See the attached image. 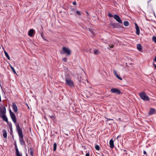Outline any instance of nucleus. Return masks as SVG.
Here are the masks:
<instances>
[{"mask_svg": "<svg viewBox=\"0 0 156 156\" xmlns=\"http://www.w3.org/2000/svg\"><path fill=\"white\" fill-rule=\"evenodd\" d=\"M62 50L60 51V53L62 54H66L67 55H70L71 54L70 50L66 47H63Z\"/></svg>", "mask_w": 156, "mask_h": 156, "instance_id": "nucleus-1", "label": "nucleus"}, {"mask_svg": "<svg viewBox=\"0 0 156 156\" xmlns=\"http://www.w3.org/2000/svg\"><path fill=\"white\" fill-rule=\"evenodd\" d=\"M139 95L140 98L144 101H148L149 100V98L144 92L139 94Z\"/></svg>", "mask_w": 156, "mask_h": 156, "instance_id": "nucleus-2", "label": "nucleus"}, {"mask_svg": "<svg viewBox=\"0 0 156 156\" xmlns=\"http://www.w3.org/2000/svg\"><path fill=\"white\" fill-rule=\"evenodd\" d=\"M66 83L70 87L74 86L73 82L70 79H69L67 77H65Z\"/></svg>", "mask_w": 156, "mask_h": 156, "instance_id": "nucleus-3", "label": "nucleus"}, {"mask_svg": "<svg viewBox=\"0 0 156 156\" xmlns=\"http://www.w3.org/2000/svg\"><path fill=\"white\" fill-rule=\"evenodd\" d=\"M15 125L16 126V130L17 131L18 135L23 134L22 129L20 128L19 124V123L17 124L16 123Z\"/></svg>", "mask_w": 156, "mask_h": 156, "instance_id": "nucleus-4", "label": "nucleus"}, {"mask_svg": "<svg viewBox=\"0 0 156 156\" xmlns=\"http://www.w3.org/2000/svg\"><path fill=\"white\" fill-rule=\"evenodd\" d=\"M9 113L11 117L12 120L13 121V122L15 123V124H16V117L15 114L13 113V112H12L11 110H9Z\"/></svg>", "mask_w": 156, "mask_h": 156, "instance_id": "nucleus-5", "label": "nucleus"}, {"mask_svg": "<svg viewBox=\"0 0 156 156\" xmlns=\"http://www.w3.org/2000/svg\"><path fill=\"white\" fill-rule=\"evenodd\" d=\"M111 92L113 93H116L118 94H122L119 89L115 88H112L111 90Z\"/></svg>", "mask_w": 156, "mask_h": 156, "instance_id": "nucleus-6", "label": "nucleus"}, {"mask_svg": "<svg viewBox=\"0 0 156 156\" xmlns=\"http://www.w3.org/2000/svg\"><path fill=\"white\" fill-rule=\"evenodd\" d=\"M19 140L20 144L22 145H24L25 144V143L23 139V134L19 135Z\"/></svg>", "mask_w": 156, "mask_h": 156, "instance_id": "nucleus-7", "label": "nucleus"}, {"mask_svg": "<svg viewBox=\"0 0 156 156\" xmlns=\"http://www.w3.org/2000/svg\"><path fill=\"white\" fill-rule=\"evenodd\" d=\"M114 18L119 23H122V22L120 17L118 15L115 14L113 16Z\"/></svg>", "mask_w": 156, "mask_h": 156, "instance_id": "nucleus-8", "label": "nucleus"}, {"mask_svg": "<svg viewBox=\"0 0 156 156\" xmlns=\"http://www.w3.org/2000/svg\"><path fill=\"white\" fill-rule=\"evenodd\" d=\"M6 108L5 107H3L0 109V116L1 115H5L6 113Z\"/></svg>", "mask_w": 156, "mask_h": 156, "instance_id": "nucleus-9", "label": "nucleus"}, {"mask_svg": "<svg viewBox=\"0 0 156 156\" xmlns=\"http://www.w3.org/2000/svg\"><path fill=\"white\" fill-rule=\"evenodd\" d=\"M15 149L16 151V156H22V154H20L16 144H15Z\"/></svg>", "mask_w": 156, "mask_h": 156, "instance_id": "nucleus-10", "label": "nucleus"}, {"mask_svg": "<svg viewBox=\"0 0 156 156\" xmlns=\"http://www.w3.org/2000/svg\"><path fill=\"white\" fill-rule=\"evenodd\" d=\"M12 109L15 112H16L18 109L17 106L15 103H12Z\"/></svg>", "mask_w": 156, "mask_h": 156, "instance_id": "nucleus-11", "label": "nucleus"}, {"mask_svg": "<svg viewBox=\"0 0 156 156\" xmlns=\"http://www.w3.org/2000/svg\"><path fill=\"white\" fill-rule=\"evenodd\" d=\"M135 24L136 30V33L137 35H139L140 34L139 28L136 23H135Z\"/></svg>", "mask_w": 156, "mask_h": 156, "instance_id": "nucleus-12", "label": "nucleus"}, {"mask_svg": "<svg viewBox=\"0 0 156 156\" xmlns=\"http://www.w3.org/2000/svg\"><path fill=\"white\" fill-rule=\"evenodd\" d=\"M34 31V30L33 29H31L28 32V35L30 37H32Z\"/></svg>", "mask_w": 156, "mask_h": 156, "instance_id": "nucleus-13", "label": "nucleus"}, {"mask_svg": "<svg viewBox=\"0 0 156 156\" xmlns=\"http://www.w3.org/2000/svg\"><path fill=\"white\" fill-rule=\"evenodd\" d=\"M112 25L114 28H119L121 27L120 25L118 23H113L112 24Z\"/></svg>", "mask_w": 156, "mask_h": 156, "instance_id": "nucleus-14", "label": "nucleus"}, {"mask_svg": "<svg viewBox=\"0 0 156 156\" xmlns=\"http://www.w3.org/2000/svg\"><path fill=\"white\" fill-rule=\"evenodd\" d=\"M113 72H114V75H115V76L117 77V78L118 79H119L120 80H122V79L121 78V77H120V76H119L118 75V74L117 73L116 71L115 70H113Z\"/></svg>", "mask_w": 156, "mask_h": 156, "instance_id": "nucleus-15", "label": "nucleus"}, {"mask_svg": "<svg viewBox=\"0 0 156 156\" xmlns=\"http://www.w3.org/2000/svg\"><path fill=\"white\" fill-rule=\"evenodd\" d=\"M110 147L111 148H113L114 147V141L112 139H111L109 141Z\"/></svg>", "mask_w": 156, "mask_h": 156, "instance_id": "nucleus-16", "label": "nucleus"}, {"mask_svg": "<svg viewBox=\"0 0 156 156\" xmlns=\"http://www.w3.org/2000/svg\"><path fill=\"white\" fill-rule=\"evenodd\" d=\"M137 48L140 51H141L142 50V47L140 44H138L137 45Z\"/></svg>", "mask_w": 156, "mask_h": 156, "instance_id": "nucleus-17", "label": "nucleus"}, {"mask_svg": "<svg viewBox=\"0 0 156 156\" xmlns=\"http://www.w3.org/2000/svg\"><path fill=\"white\" fill-rule=\"evenodd\" d=\"M155 109L153 108H151L149 114V115H151L155 113Z\"/></svg>", "mask_w": 156, "mask_h": 156, "instance_id": "nucleus-18", "label": "nucleus"}, {"mask_svg": "<svg viewBox=\"0 0 156 156\" xmlns=\"http://www.w3.org/2000/svg\"><path fill=\"white\" fill-rule=\"evenodd\" d=\"M2 132L3 137L5 138H7V133L5 129H3Z\"/></svg>", "mask_w": 156, "mask_h": 156, "instance_id": "nucleus-19", "label": "nucleus"}, {"mask_svg": "<svg viewBox=\"0 0 156 156\" xmlns=\"http://www.w3.org/2000/svg\"><path fill=\"white\" fill-rule=\"evenodd\" d=\"M0 117L2 118L3 120L4 121H5L7 123L8 122V119H7V118L5 116V115H1V116Z\"/></svg>", "mask_w": 156, "mask_h": 156, "instance_id": "nucleus-20", "label": "nucleus"}, {"mask_svg": "<svg viewBox=\"0 0 156 156\" xmlns=\"http://www.w3.org/2000/svg\"><path fill=\"white\" fill-rule=\"evenodd\" d=\"M30 155L33 156L34 155V150L33 147H31L30 149Z\"/></svg>", "mask_w": 156, "mask_h": 156, "instance_id": "nucleus-21", "label": "nucleus"}, {"mask_svg": "<svg viewBox=\"0 0 156 156\" xmlns=\"http://www.w3.org/2000/svg\"><path fill=\"white\" fill-rule=\"evenodd\" d=\"M4 53H5V54L6 57L8 58V59L9 60H10V58L9 57V56L8 53L5 51H4Z\"/></svg>", "mask_w": 156, "mask_h": 156, "instance_id": "nucleus-22", "label": "nucleus"}, {"mask_svg": "<svg viewBox=\"0 0 156 156\" xmlns=\"http://www.w3.org/2000/svg\"><path fill=\"white\" fill-rule=\"evenodd\" d=\"M57 148V144L56 143H54L53 145V151H56Z\"/></svg>", "mask_w": 156, "mask_h": 156, "instance_id": "nucleus-23", "label": "nucleus"}, {"mask_svg": "<svg viewBox=\"0 0 156 156\" xmlns=\"http://www.w3.org/2000/svg\"><path fill=\"white\" fill-rule=\"evenodd\" d=\"M10 67L11 68V69L12 70L13 72L14 73L16 74V72L15 71V70L14 69V68L11 65H10Z\"/></svg>", "mask_w": 156, "mask_h": 156, "instance_id": "nucleus-24", "label": "nucleus"}, {"mask_svg": "<svg viewBox=\"0 0 156 156\" xmlns=\"http://www.w3.org/2000/svg\"><path fill=\"white\" fill-rule=\"evenodd\" d=\"M124 25L126 27L128 26L129 25V22L127 21H125L124 22Z\"/></svg>", "mask_w": 156, "mask_h": 156, "instance_id": "nucleus-25", "label": "nucleus"}, {"mask_svg": "<svg viewBox=\"0 0 156 156\" xmlns=\"http://www.w3.org/2000/svg\"><path fill=\"white\" fill-rule=\"evenodd\" d=\"M95 148L96 150L99 151L100 149V147L98 145H97L95 146Z\"/></svg>", "mask_w": 156, "mask_h": 156, "instance_id": "nucleus-26", "label": "nucleus"}, {"mask_svg": "<svg viewBox=\"0 0 156 156\" xmlns=\"http://www.w3.org/2000/svg\"><path fill=\"white\" fill-rule=\"evenodd\" d=\"M67 58L66 57H65V58H62V61L63 62H67Z\"/></svg>", "mask_w": 156, "mask_h": 156, "instance_id": "nucleus-27", "label": "nucleus"}, {"mask_svg": "<svg viewBox=\"0 0 156 156\" xmlns=\"http://www.w3.org/2000/svg\"><path fill=\"white\" fill-rule=\"evenodd\" d=\"M152 40L156 43V37L154 36L152 37Z\"/></svg>", "mask_w": 156, "mask_h": 156, "instance_id": "nucleus-28", "label": "nucleus"}, {"mask_svg": "<svg viewBox=\"0 0 156 156\" xmlns=\"http://www.w3.org/2000/svg\"><path fill=\"white\" fill-rule=\"evenodd\" d=\"M98 50H95L94 52V53L95 55H97L98 54Z\"/></svg>", "mask_w": 156, "mask_h": 156, "instance_id": "nucleus-29", "label": "nucleus"}, {"mask_svg": "<svg viewBox=\"0 0 156 156\" xmlns=\"http://www.w3.org/2000/svg\"><path fill=\"white\" fill-rule=\"evenodd\" d=\"M76 13L79 16H81V13L79 11H76Z\"/></svg>", "mask_w": 156, "mask_h": 156, "instance_id": "nucleus-30", "label": "nucleus"}, {"mask_svg": "<svg viewBox=\"0 0 156 156\" xmlns=\"http://www.w3.org/2000/svg\"><path fill=\"white\" fill-rule=\"evenodd\" d=\"M108 16L110 17H113V16L112 15L111 13H108Z\"/></svg>", "mask_w": 156, "mask_h": 156, "instance_id": "nucleus-31", "label": "nucleus"}, {"mask_svg": "<svg viewBox=\"0 0 156 156\" xmlns=\"http://www.w3.org/2000/svg\"><path fill=\"white\" fill-rule=\"evenodd\" d=\"M50 118H51L53 120H54L55 119V117L53 116H49Z\"/></svg>", "mask_w": 156, "mask_h": 156, "instance_id": "nucleus-32", "label": "nucleus"}, {"mask_svg": "<svg viewBox=\"0 0 156 156\" xmlns=\"http://www.w3.org/2000/svg\"><path fill=\"white\" fill-rule=\"evenodd\" d=\"M71 10L73 11H73L75 12V10H76L75 9L73 8H71Z\"/></svg>", "mask_w": 156, "mask_h": 156, "instance_id": "nucleus-33", "label": "nucleus"}, {"mask_svg": "<svg viewBox=\"0 0 156 156\" xmlns=\"http://www.w3.org/2000/svg\"><path fill=\"white\" fill-rule=\"evenodd\" d=\"M73 4L74 5H76V2H73Z\"/></svg>", "mask_w": 156, "mask_h": 156, "instance_id": "nucleus-34", "label": "nucleus"}, {"mask_svg": "<svg viewBox=\"0 0 156 156\" xmlns=\"http://www.w3.org/2000/svg\"><path fill=\"white\" fill-rule=\"evenodd\" d=\"M85 156H90V154L89 152H88V153H87L86 154Z\"/></svg>", "mask_w": 156, "mask_h": 156, "instance_id": "nucleus-35", "label": "nucleus"}, {"mask_svg": "<svg viewBox=\"0 0 156 156\" xmlns=\"http://www.w3.org/2000/svg\"><path fill=\"white\" fill-rule=\"evenodd\" d=\"M109 47L110 48H112L114 47V45H109Z\"/></svg>", "mask_w": 156, "mask_h": 156, "instance_id": "nucleus-36", "label": "nucleus"}, {"mask_svg": "<svg viewBox=\"0 0 156 156\" xmlns=\"http://www.w3.org/2000/svg\"><path fill=\"white\" fill-rule=\"evenodd\" d=\"M9 129H10V131H12V126L11 125Z\"/></svg>", "mask_w": 156, "mask_h": 156, "instance_id": "nucleus-37", "label": "nucleus"}, {"mask_svg": "<svg viewBox=\"0 0 156 156\" xmlns=\"http://www.w3.org/2000/svg\"><path fill=\"white\" fill-rule=\"evenodd\" d=\"M154 61L156 62V56L154 58Z\"/></svg>", "mask_w": 156, "mask_h": 156, "instance_id": "nucleus-38", "label": "nucleus"}, {"mask_svg": "<svg viewBox=\"0 0 156 156\" xmlns=\"http://www.w3.org/2000/svg\"><path fill=\"white\" fill-rule=\"evenodd\" d=\"M41 36L42 37V38L44 39L45 40H46L45 39H44V37H43V34H42H42H41Z\"/></svg>", "mask_w": 156, "mask_h": 156, "instance_id": "nucleus-39", "label": "nucleus"}, {"mask_svg": "<svg viewBox=\"0 0 156 156\" xmlns=\"http://www.w3.org/2000/svg\"><path fill=\"white\" fill-rule=\"evenodd\" d=\"M153 65L154 66L155 68L156 69V64H155L154 63H153Z\"/></svg>", "mask_w": 156, "mask_h": 156, "instance_id": "nucleus-40", "label": "nucleus"}, {"mask_svg": "<svg viewBox=\"0 0 156 156\" xmlns=\"http://www.w3.org/2000/svg\"><path fill=\"white\" fill-rule=\"evenodd\" d=\"M108 120H113V119H108V118H106Z\"/></svg>", "mask_w": 156, "mask_h": 156, "instance_id": "nucleus-41", "label": "nucleus"}, {"mask_svg": "<svg viewBox=\"0 0 156 156\" xmlns=\"http://www.w3.org/2000/svg\"><path fill=\"white\" fill-rule=\"evenodd\" d=\"M144 154H146L147 153L145 151H144Z\"/></svg>", "mask_w": 156, "mask_h": 156, "instance_id": "nucleus-42", "label": "nucleus"}, {"mask_svg": "<svg viewBox=\"0 0 156 156\" xmlns=\"http://www.w3.org/2000/svg\"><path fill=\"white\" fill-rule=\"evenodd\" d=\"M86 12L87 13V16H89V13L87 11Z\"/></svg>", "mask_w": 156, "mask_h": 156, "instance_id": "nucleus-43", "label": "nucleus"}, {"mask_svg": "<svg viewBox=\"0 0 156 156\" xmlns=\"http://www.w3.org/2000/svg\"><path fill=\"white\" fill-rule=\"evenodd\" d=\"M119 137V136H117V138H118V137Z\"/></svg>", "mask_w": 156, "mask_h": 156, "instance_id": "nucleus-44", "label": "nucleus"}, {"mask_svg": "<svg viewBox=\"0 0 156 156\" xmlns=\"http://www.w3.org/2000/svg\"><path fill=\"white\" fill-rule=\"evenodd\" d=\"M81 80H80V83H81Z\"/></svg>", "mask_w": 156, "mask_h": 156, "instance_id": "nucleus-45", "label": "nucleus"}, {"mask_svg": "<svg viewBox=\"0 0 156 156\" xmlns=\"http://www.w3.org/2000/svg\"><path fill=\"white\" fill-rule=\"evenodd\" d=\"M126 65L127 66H128L127 65V63H126Z\"/></svg>", "mask_w": 156, "mask_h": 156, "instance_id": "nucleus-46", "label": "nucleus"}, {"mask_svg": "<svg viewBox=\"0 0 156 156\" xmlns=\"http://www.w3.org/2000/svg\"><path fill=\"white\" fill-rule=\"evenodd\" d=\"M26 156H28L27 154H26Z\"/></svg>", "mask_w": 156, "mask_h": 156, "instance_id": "nucleus-47", "label": "nucleus"}, {"mask_svg": "<svg viewBox=\"0 0 156 156\" xmlns=\"http://www.w3.org/2000/svg\"><path fill=\"white\" fill-rule=\"evenodd\" d=\"M28 108H29V107L28 106Z\"/></svg>", "mask_w": 156, "mask_h": 156, "instance_id": "nucleus-48", "label": "nucleus"}]
</instances>
